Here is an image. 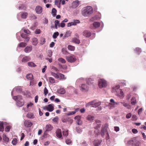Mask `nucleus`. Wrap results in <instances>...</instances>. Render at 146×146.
I'll list each match as a JSON object with an SVG mask.
<instances>
[{"mask_svg":"<svg viewBox=\"0 0 146 146\" xmlns=\"http://www.w3.org/2000/svg\"><path fill=\"white\" fill-rule=\"evenodd\" d=\"M3 139L4 141L8 143L9 141V138L6 136V135L4 134L3 135Z\"/></svg>","mask_w":146,"mask_h":146,"instance_id":"nucleus-27","label":"nucleus"},{"mask_svg":"<svg viewBox=\"0 0 146 146\" xmlns=\"http://www.w3.org/2000/svg\"><path fill=\"white\" fill-rule=\"evenodd\" d=\"M35 10L36 13L38 14H41L42 11V8L39 5L36 7Z\"/></svg>","mask_w":146,"mask_h":146,"instance_id":"nucleus-12","label":"nucleus"},{"mask_svg":"<svg viewBox=\"0 0 146 146\" xmlns=\"http://www.w3.org/2000/svg\"><path fill=\"white\" fill-rule=\"evenodd\" d=\"M72 42L76 44H79L80 42L79 39L76 37H74L72 38Z\"/></svg>","mask_w":146,"mask_h":146,"instance_id":"nucleus-23","label":"nucleus"},{"mask_svg":"<svg viewBox=\"0 0 146 146\" xmlns=\"http://www.w3.org/2000/svg\"><path fill=\"white\" fill-rule=\"evenodd\" d=\"M21 36L23 38H24L25 39L27 37V36L26 35H25L23 33H22L21 34Z\"/></svg>","mask_w":146,"mask_h":146,"instance_id":"nucleus-64","label":"nucleus"},{"mask_svg":"<svg viewBox=\"0 0 146 146\" xmlns=\"http://www.w3.org/2000/svg\"><path fill=\"white\" fill-rule=\"evenodd\" d=\"M48 93V90L46 87L44 88V95L46 96Z\"/></svg>","mask_w":146,"mask_h":146,"instance_id":"nucleus-54","label":"nucleus"},{"mask_svg":"<svg viewBox=\"0 0 146 146\" xmlns=\"http://www.w3.org/2000/svg\"><path fill=\"white\" fill-rule=\"evenodd\" d=\"M74 119L76 120V122L77 124L79 125H82V121L81 119V116H76L74 117Z\"/></svg>","mask_w":146,"mask_h":146,"instance_id":"nucleus-10","label":"nucleus"},{"mask_svg":"<svg viewBox=\"0 0 146 146\" xmlns=\"http://www.w3.org/2000/svg\"><path fill=\"white\" fill-rule=\"evenodd\" d=\"M71 33V32L70 31L66 32L65 34L63 36V38L65 39L66 38L70 36Z\"/></svg>","mask_w":146,"mask_h":146,"instance_id":"nucleus-22","label":"nucleus"},{"mask_svg":"<svg viewBox=\"0 0 146 146\" xmlns=\"http://www.w3.org/2000/svg\"><path fill=\"white\" fill-rule=\"evenodd\" d=\"M91 13V7L87 6L82 9V14L84 16H88Z\"/></svg>","mask_w":146,"mask_h":146,"instance_id":"nucleus-1","label":"nucleus"},{"mask_svg":"<svg viewBox=\"0 0 146 146\" xmlns=\"http://www.w3.org/2000/svg\"><path fill=\"white\" fill-rule=\"evenodd\" d=\"M57 11L54 8H52V13L53 16L54 17L56 15Z\"/></svg>","mask_w":146,"mask_h":146,"instance_id":"nucleus-42","label":"nucleus"},{"mask_svg":"<svg viewBox=\"0 0 146 146\" xmlns=\"http://www.w3.org/2000/svg\"><path fill=\"white\" fill-rule=\"evenodd\" d=\"M57 137L59 138H62V135L61 130L60 129H58L56 132Z\"/></svg>","mask_w":146,"mask_h":146,"instance_id":"nucleus-20","label":"nucleus"},{"mask_svg":"<svg viewBox=\"0 0 146 146\" xmlns=\"http://www.w3.org/2000/svg\"><path fill=\"white\" fill-rule=\"evenodd\" d=\"M100 102L96 101H92V107L96 108L98 107L97 110H100L102 109V107L101 106H98L100 104Z\"/></svg>","mask_w":146,"mask_h":146,"instance_id":"nucleus-4","label":"nucleus"},{"mask_svg":"<svg viewBox=\"0 0 146 146\" xmlns=\"http://www.w3.org/2000/svg\"><path fill=\"white\" fill-rule=\"evenodd\" d=\"M67 122L69 123L70 124H72L73 122V120L70 118L68 117Z\"/></svg>","mask_w":146,"mask_h":146,"instance_id":"nucleus-57","label":"nucleus"},{"mask_svg":"<svg viewBox=\"0 0 146 146\" xmlns=\"http://www.w3.org/2000/svg\"><path fill=\"white\" fill-rule=\"evenodd\" d=\"M3 123V122H0V131H3L4 129Z\"/></svg>","mask_w":146,"mask_h":146,"instance_id":"nucleus-40","label":"nucleus"},{"mask_svg":"<svg viewBox=\"0 0 146 146\" xmlns=\"http://www.w3.org/2000/svg\"><path fill=\"white\" fill-rule=\"evenodd\" d=\"M108 85L107 81L104 79H100L98 81V86L100 88H106Z\"/></svg>","mask_w":146,"mask_h":146,"instance_id":"nucleus-2","label":"nucleus"},{"mask_svg":"<svg viewBox=\"0 0 146 146\" xmlns=\"http://www.w3.org/2000/svg\"><path fill=\"white\" fill-rule=\"evenodd\" d=\"M11 129L10 126H7L5 128V131L6 132H9Z\"/></svg>","mask_w":146,"mask_h":146,"instance_id":"nucleus-61","label":"nucleus"},{"mask_svg":"<svg viewBox=\"0 0 146 146\" xmlns=\"http://www.w3.org/2000/svg\"><path fill=\"white\" fill-rule=\"evenodd\" d=\"M59 34V33L58 32L54 33L52 36L53 38L54 39L56 38L57 36H58Z\"/></svg>","mask_w":146,"mask_h":146,"instance_id":"nucleus-46","label":"nucleus"},{"mask_svg":"<svg viewBox=\"0 0 146 146\" xmlns=\"http://www.w3.org/2000/svg\"><path fill=\"white\" fill-rule=\"evenodd\" d=\"M58 92L61 94H64L65 93V90L64 88H61L58 90Z\"/></svg>","mask_w":146,"mask_h":146,"instance_id":"nucleus-50","label":"nucleus"},{"mask_svg":"<svg viewBox=\"0 0 146 146\" xmlns=\"http://www.w3.org/2000/svg\"><path fill=\"white\" fill-rule=\"evenodd\" d=\"M24 125L26 127H31L33 125V123L30 121L27 120L25 121Z\"/></svg>","mask_w":146,"mask_h":146,"instance_id":"nucleus-16","label":"nucleus"},{"mask_svg":"<svg viewBox=\"0 0 146 146\" xmlns=\"http://www.w3.org/2000/svg\"><path fill=\"white\" fill-rule=\"evenodd\" d=\"M93 26L95 28L98 27L100 25V23L98 22H94L93 24Z\"/></svg>","mask_w":146,"mask_h":146,"instance_id":"nucleus-32","label":"nucleus"},{"mask_svg":"<svg viewBox=\"0 0 146 146\" xmlns=\"http://www.w3.org/2000/svg\"><path fill=\"white\" fill-rule=\"evenodd\" d=\"M30 60V58L29 56H25L22 59V62H25Z\"/></svg>","mask_w":146,"mask_h":146,"instance_id":"nucleus-26","label":"nucleus"},{"mask_svg":"<svg viewBox=\"0 0 146 146\" xmlns=\"http://www.w3.org/2000/svg\"><path fill=\"white\" fill-rule=\"evenodd\" d=\"M27 15L28 13H23L21 14V17L25 19L26 18Z\"/></svg>","mask_w":146,"mask_h":146,"instance_id":"nucleus-38","label":"nucleus"},{"mask_svg":"<svg viewBox=\"0 0 146 146\" xmlns=\"http://www.w3.org/2000/svg\"><path fill=\"white\" fill-rule=\"evenodd\" d=\"M65 142L67 144L70 145H72V141L70 139H66Z\"/></svg>","mask_w":146,"mask_h":146,"instance_id":"nucleus-34","label":"nucleus"},{"mask_svg":"<svg viewBox=\"0 0 146 146\" xmlns=\"http://www.w3.org/2000/svg\"><path fill=\"white\" fill-rule=\"evenodd\" d=\"M27 78L29 80H32L33 79V76L31 74H29L27 75Z\"/></svg>","mask_w":146,"mask_h":146,"instance_id":"nucleus-33","label":"nucleus"},{"mask_svg":"<svg viewBox=\"0 0 146 146\" xmlns=\"http://www.w3.org/2000/svg\"><path fill=\"white\" fill-rule=\"evenodd\" d=\"M28 65L29 66L35 67L36 66V65L32 62H29L28 63Z\"/></svg>","mask_w":146,"mask_h":146,"instance_id":"nucleus-47","label":"nucleus"},{"mask_svg":"<svg viewBox=\"0 0 146 146\" xmlns=\"http://www.w3.org/2000/svg\"><path fill=\"white\" fill-rule=\"evenodd\" d=\"M121 103L125 107H127L128 109H129L130 108V105H128L127 103L124 102H121Z\"/></svg>","mask_w":146,"mask_h":146,"instance_id":"nucleus-29","label":"nucleus"},{"mask_svg":"<svg viewBox=\"0 0 146 146\" xmlns=\"http://www.w3.org/2000/svg\"><path fill=\"white\" fill-rule=\"evenodd\" d=\"M21 98H19L18 100H17L16 104L17 106L19 107L22 106L24 104V102L22 98V96H21Z\"/></svg>","mask_w":146,"mask_h":146,"instance_id":"nucleus-8","label":"nucleus"},{"mask_svg":"<svg viewBox=\"0 0 146 146\" xmlns=\"http://www.w3.org/2000/svg\"><path fill=\"white\" fill-rule=\"evenodd\" d=\"M91 78L86 79V81L87 84L88 85H90L91 84Z\"/></svg>","mask_w":146,"mask_h":146,"instance_id":"nucleus-55","label":"nucleus"},{"mask_svg":"<svg viewBox=\"0 0 146 146\" xmlns=\"http://www.w3.org/2000/svg\"><path fill=\"white\" fill-rule=\"evenodd\" d=\"M119 102H115L113 99H111L110 100V103H109V106L111 109H112L115 108L116 106L119 105Z\"/></svg>","mask_w":146,"mask_h":146,"instance_id":"nucleus-5","label":"nucleus"},{"mask_svg":"<svg viewBox=\"0 0 146 146\" xmlns=\"http://www.w3.org/2000/svg\"><path fill=\"white\" fill-rule=\"evenodd\" d=\"M62 134L63 136L66 137L68 135V130H64L62 131Z\"/></svg>","mask_w":146,"mask_h":146,"instance_id":"nucleus-36","label":"nucleus"},{"mask_svg":"<svg viewBox=\"0 0 146 146\" xmlns=\"http://www.w3.org/2000/svg\"><path fill=\"white\" fill-rule=\"evenodd\" d=\"M54 27L56 29H57V26L58 25L59 27H60V25L59 24V21L58 20H56L55 21Z\"/></svg>","mask_w":146,"mask_h":146,"instance_id":"nucleus-35","label":"nucleus"},{"mask_svg":"<svg viewBox=\"0 0 146 146\" xmlns=\"http://www.w3.org/2000/svg\"><path fill=\"white\" fill-rule=\"evenodd\" d=\"M33 114L31 113H29L27 115V116L29 118H31L33 117Z\"/></svg>","mask_w":146,"mask_h":146,"instance_id":"nucleus-53","label":"nucleus"},{"mask_svg":"<svg viewBox=\"0 0 146 146\" xmlns=\"http://www.w3.org/2000/svg\"><path fill=\"white\" fill-rule=\"evenodd\" d=\"M17 143V140L16 138L14 139L12 141V143L13 145H15Z\"/></svg>","mask_w":146,"mask_h":146,"instance_id":"nucleus-51","label":"nucleus"},{"mask_svg":"<svg viewBox=\"0 0 146 146\" xmlns=\"http://www.w3.org/2000/svg\"><path fill=\"white\" fill-rule=\"evenodd\" d=\"M101 121L98 120H96L95 122L93 123V126L95 129H98L100 127L101 125Z\"/></svg>","mask_w":146,"mask_h":146,"instance_id":"nucleus-9","label":"nucleus"},{"mask_svg":"<svg viewBox=\"0 0 146 146\" xmlns=\"http://www.w3.org/2000/svg\"><path fill=\"white\" fill-rule=\"evenodd\" d=\"M116 95L121 98H123L124 97L123 92L121 90H119L116 93Z\"/></svg>","mask_w":146,"mask_h":146,"instance_id":"nucleus-15","label":"nucleus"},{"mask_svg":"<svg viewBox=\"0 0 146 146\" xmlns=\"http://www.w3.org/2000/svg\"><path fill=\"white\" fill-rule=\"evenodd\" d=\"M32 49V46H27L25 48L24 50V51L27 53L30 52Z\"/></svg>","mask_w":146,"mask_h":146,"instance_id":"nucleus-19","label":"nucleus"},{"mask_svg":"<svg viewBox=\"0 0 146 146\" xmlns=\"http://www.w3.org/2000/svg\"><path fill=\"white\" fill-rule=\"evenodd\" d=\"M66 58L67 61L69 62H74L76 60L75 56L73 55L67 56Z\"/></svg>","mask_w":146,"mask_h":146,"instance_id":"nucleus-6","label":"nucleus"},{"mask_svg":"<svg viewBox=\"0 0 146 146\" xmlns=\"http://www.w3.org/2000/svg\"><path fill=\"white\" fill-rule=\"evenodd\" d=\"M129 145H132V146H139L140 143L139 141L135 139H133L127 142Z\"/></svg>","mask_w":146,"mask_h":146,"instance_id":"nucleus-3","label":"nucleus"},{"mask_svg":"<svg viewBox=\"0 0 146 146\" xmlns=\"http://www.w3.org/2000/svg\"><path fill=\"white\" fill-rule=\"evenodd\" d=\"M62 52L63 54H66L67 53V52L66 50V49L64 48H63L62 49Z\"/></svg>","mask_w":146,"mask_h":146,"instance_id":"nucleus-62","label":"nucleus"},{"mask_svg":"<svg viewBox=\"0 0 146 146\" xmlns=\"http://www.w3.org/2000/svg\"><path fill=\"white\" fill-rule=\"evenodd\" d=\"M58 78L60 79H66V78H64V76L63 74L61 73H58Z\"/></svg>","mask_w":146,"mask_h":146,"instance_id":"nucleus-37","label":"nucleus"},{"mask_svg":"<svg viewBox=\"0 0 146 146\" xmlns=\"http://www.w3.org/2000/svg\"><path fill=\"white\" fill-rule=\"evenodd\" d=\"M76 113V112L74 111H72L69 112L68 114V115H70L74 114Z\"/></svg>","mask_w":146,"mask_h":146,"instance_id":"nucleus-60","label":"nucleus"},{"mask_svg":"<svg viewBox=\"0 0 146 146\" xmlns=\"http://www.w3.org/2000/svg\"><path fill=\"white\" fill-rule=\"evenodd\" d=\"M80 90L82 91H84L87 90V86L85 84H82L80 87Z\"/></svg>","mask_w":146,"mask_h":146,"instance_id":"nucleus-24","label":"nucleus"},{"mask_svg":"<svg viewBox=\"0 0 146 146\" xmlns=\"http://www.w3.org/2000/svg\"><path fill=\"white\" fill-rule=\"evenodd\" d=\"M119 85H117L115 86H114L113 87L112 89L113 90V92H117L119 91V90H120V89L119 88Z\"/></svg>","mask_w":146,"mask_h":146,"instance_id":"nucleus-28","label":"nucleus"},{"mask_svg":"<svg viewBox=\"0 0 146 146\" xmlns=\"http://www.w3.org/2000/svg\"><path fill=\"white\" fill-rule=\"evenodd\" d=\"M22 96L21 95H18L16 96H14L13 97V99L15 100L16 101L17 100H18L19 98H21V96Z\"/></svg>","mask_w":146,"mask_h":146,"instance_id":"nucleus-49","label":"nucleus"},{"mask_svg":"<svg viewBox=\"0 0 146 146\" xmlns=\"http://www.w3.org/2000/svg\"><path fill=\"white\" fill-rule=\"evenodd\" d=\"M49 82L51 84H53L55 82V80L54 78L52 77H49L48 78Z\"/></svg>","mask_w":146,"mask_h":146,"instance_id":"nucleus-31","label":"nucleus"},{"mask_svg":"<svg viewBox=\"0 0 146 146\" xmlns=\"http://www.w3.org/2000/svg\"><path fill=\"white\" fill-rule=\"evenodd\" d=\"M102 142V140L101 139L96 140L94 142V145L95 146H100Z\"/></svg>","mask_w":146,"mask_h":146,"instance_id":"nucleus-18","label":"nucleus"},{"mask_svg":"<svg viewBox=\"0 0 146 146\" xmlns=\"http://www.w3.org/2000/svg\"><path fill=\"white\" fill-rule=\"evenodd\" d=\"M133 120L135 121L137 120V117L136 115H133L132 117Z\"/></svg>","mask_w":146,"mask_h":146,"instance_id":"nucleus-59","label":"nucleus"},{"mask_svg":"<svg viewBox=\"0 0 146 146\" xmlns=\"http://www.w3.org/2000/svg\"><path fill=\"white\" fill-rule=\"evenodd\" d=\"M52 52L51 50H48V56L49 57H51L52 55Z\"/></svg>","mask_w":146,"mask_h":146,"instance_id":"nucleus-56","label":"nucleus"},{"mask_svg":"<svg viewBox=\"0 0 146 146\" xmlns=\"http://www.w3.org/2000/svg\"><path fill=\"white\" fill-rule=\"evenodd\" d=\"M131 104L133 105H134L137 103V101L135 98L133 97L131 99Z\"/></svg>","mask_w":146,"mask_h":146,"instance_id":"nucleus-25","label":"nucleus"},{"mask_svg":"<svg viewBox=\"0 0 146 146\" xmlns=\"http://www.w3.org/2000/svg\"><path fill=\"white\" fill-rule=\"evenodd\" d=\"M24 32L27 34H30V31L28 29H24Z\"/></svg>","mask_w":146,"mask_h":146,"instance_id":"nucleus-58","label":"nucleus"},{"mask_svg":"<svg viewBox=\"0 0 146 146\" xmlns=\"http://www.w3.org/2000/svg\"><path fill=\"white\" fill-rule=\"evenodd\" d=\"M80 21L78 20H74L73 22H72V23L73 25H76L77 24L80 23Z\"/></svg>","mask_w":146,"mask_h":146,"instance_id":"nucleus-43","label":"nucleus"},{"mask_svg":"<svg viewBox=\"0 0 146 146\" xmlns=\"http://www.w3.org/2000/svg\"><path fill=\"white\" fill-rule=\"evenodd\" d=\"M95 133L97 135H98L100 134V131L99 130L97 129L94 131Z\"/></svg>","mask_w":146,"mask_h":146,"instance_id":"nucleus-63","label":"nucleus"},{"mask_svg":"<svg viewBox=\"0 0 146 146\" xmlns=\"http://www.w3.org/2000/svg\"><path fill=\"white\" fill-rule=\"evenodd\" d=\"M91 33L90 31L88 30H85L83 33V35L86 37H89L91 35Z\"/></svg>","mask_w":146,"mask_h":146,"instance_id":"nucleus-14","label":"nucleus"},{"mask_svg":"<svg viewBox=\"0 0 146 146\" xmlns=\"http://www.w3.org/2000/svg\"><path fill=\"white\" fill-rule=\"evenodd\" d=\"M80 4V1L76 0L72 2V3L71 7L73 9H75Z\"/></svg>","mask_w":146,"mask_h":146,"instance_id":"nucleus-11","label":"nucleus"},{"mask_svg":"<svg viewBox=\"0 0 146 146\" xmlns=\"http://www.w3.org/2000/svg\"><path fill=\"white\" fill-rule=\"evenodd\" d=\"M51 74L52 76L56 78H58V73H57V74H56L54 72H51Z\"/></svg>","mask_w":146,"mask_h":146,"instance_id":"nucleus-41","label":"nucleus"},{"mask_svg":"<svg viewBox=\"0 0 146 146\" xmlns=\"http://www.w3.org/2000/svg\"><path fill=\"white\" fill-rule=\"evenodd\" d=\"M107 127L106 125L103 126L102 127L100 134L103 137H104L105 134L107 132Z\"/></svg>","mask_w":146,"mask_h":146,"instance_id":"nucleus-7","label":"nucleus"},{"mask_svg":"<svg viewBox=\"0 0 146 146\" xmlns=\"http://www.w3.org/2000/svg\"><path fill=\"white\" fill-rule=\"evenodd\" d=\"M27 45V44L25 42H21L19 44V46L20 47H23Z\"/></svg>","mask_w":146,"mask_h":146,"instance_id":"nucleus-39","label":"nucleus"},{"mask_svg":"<svg viewBox=\"0 0 146 146\" xmlns=\"http://www.w3.org/2000/svg\"><path fill=\"white\" fill-rule=\"evenodd\" d=\"M53 129V127L51 125L48 124H47L45 127L46 131H49L52 130Z\"/></svg>","mask_w":146,"mask_h":146,"instance_id":"nucleus-17","label":"nucleus"},{"mask_svg":"<svg viewBox=\"0 0 146 146\" xmlns=\"http://www.w3.org/2000/svg\"><path fill=\"white\" fill-rule=\"evenodd\" d=\"M68 117L67 116H65L62 118L61 120L62 121L63 123L67 122Z\"/></svg>","mask_w":146,"mask_h":146,"instance_id":"nucleus-45","label":"nucleus"},{"mask_svg":"<svg viewBox=\"0 0 146 146\" xmlns=\"http://www.w3.org/2000/svg\"><path fill=\"white\" fill-rule=\"evenodd\" d=\"M135 53L139 55L141 52V49L139 47H137L134 50Z\"/></svg>","mask_w":146,"mask_h":146,"instance_id":"nucleus-21","label":"nucleus"},{"mask_svg":"<svg viewBox=\"0 0 146 146\" xmlns=\"http://www.w3.org/2000/svg\"><path fill=\"white\" fill-rule=\"evenodd\" d=\"M68 49L69 50L74 51L75 49V47L71 45H69L68 46Z\"/></svg>","mask_w":146,"mask_h":146,"instance_id":"nucleus-48","label":"nucleus"},{"mask_svg":"<svg viewBox=\"0 0 146 146\" xmlns=\"http://www.w3.org/2000/svg\"><path fill=\"white\" fill-rule=\"evenodd\" d=\"M54 105L53 104H50L46 107V109L50 112L54 110Z\"/></svg>","mask_w":146,"mask_h":146,"instance_id":"nucleus-13","label":"nucleus"},{"mask_svg":"<svg viewBox=\"0 0 146 146\" xmlns=\"http://www.w3.org/2000/svg\"><path fill=\"white\" fill-rule=\"evenodd\" d=\"M45 42V39L43 37L41 38L40 39V43L41 44H43Z\"/></svg>","mask_w":146,"mask_h":146,"instance_id":"nucleus-44","label":"nucleus"},{"mask_svg":"<svg viewBox=\"0 0 146 146\" xmlns=\"http://www.w3.org/2000/svg\"><path fill=\"white\" fill-rule=\"evenodd\" d=\"M58 60L61 62L62 63H65L66 62V60L62 58H59L58 59Z\"/></svg>","mask_w":146,"mask_h":146,"instance_id":"nucleus-52","label":"nucleus"},{"mask_svg":"<svg viewBox=\"0 0 146 146\" xmlns=\"http://www.w3.org/2000/svg\"><path fill=\"white\" fill-rule=\"evenodd\" d=\"M32 43L33 45H36L38 43L37 38H33L32 39Z\"/></svg>","mask_w":146,"mask_h":146,"instance_id":"nucleus-30","label":"nucleus"}]
</instances>
